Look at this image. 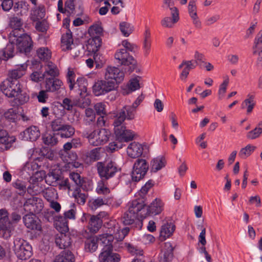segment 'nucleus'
Masks as SVG:
<instances>
[{"instance_id": "obj_63", "label": "nucleus", "mask_w": 262, "mask_h": 262, "mask_svg": "<svg viewBox=\"0 0 262 262\" xmlns=\"http://www.w3.org/2000/svg\"><path fill=\"white\" fill-rule=\"evenodd\" d=\"M120 29L123 35L127 37L132 33L133 27L128 23L122 22L120 24Z\"/></svg>"}, {"instance_id": "obj_28", "label": "nucleus", "mask_w": 262, "mask_h": 262, "mask_svg": "<svg viewBox=\"0 0 262 262\" xmlns=\"http://www.w3.org/2000/svg\"><path fill=\"white\" fill-rule=\"evenodd\" d=\"M54 219L55 227L60 233H66L69 230L68 221L65 217L57 215Z\"/></svg>"}, {"instance_id": "obj_35", "label": "nucleus", "mask_w": 262, "mask_h": 262, "mask_svg": "<svg viewBox=\"0 0 262 262\" xmlns=\"http://www.w3.org/2000/svg\"><path fill=\"white\" fill-rule=\"evenodd\" d=\"M12 185L19 195H24L26 190L29 193L31 194L32 192L31 187L29 186L27 188L26 183L22 180L17 179L12 183Z\"/></svg>"}, {"instance_id": "obj_20", "label": "nucleus", "mask_w": 262, "mask_h": 262, "mask_svg": "<svg viewBox=\"0 0 262 262\" xmlns=\"http://www.w3.org/2000/svg\"><path fill=\"white\" fill-rule=\"evenodd\" d=\"M168 8V7H165ZM171 11L172 18L170 17H165L161 20V25L165 28H171L174 24L176 23L179 19V11L178 9L175 7H168Z\"/></svg>"}, {"instance_id": "obj_27", "label": "nucleus", "mask_w": 262, "mask_h": 262, "mask_svg": "<svg viewBox=\"0 0 262 262\" xmlns=\"http://www.w3.org/2000/svg\"><path fill=\"white\" fill-rule=\"evenodd\" d=\"M129 231L128 227H125L122 229H120L118 224H114L113 228L111 229V233L117 241H122L124 237L127 235Z\"/></svg>"}, {"instance_id": "obj_21", "label": "nucleus", "mask_w": 262, "mask_h": 262, "mask_svg": "<svg viewBox=\"0 0 262 262\" xmlns=\"http://www.w3.org/2000/svg\"><path fill=\"white\" fill-rule=\"evenodd\" d=\"M102 40L99 36H96L88 39L86 45V49L89 52L93 54L95 59L98 55V51L101 46Z\"/></svg>"}, {"instance_id": "obj_14", "label": "nucleus", "mask_w": 262, "mask_h": 262, "mask_svg": "<svg viewBox=\"0 0 262 262\" xmlns=\"http://www.w3.org/2000/svg\"><path fill=\"white\" fill-rule=\"evenodd\" d=\"M124 77L123 72L117 67L108 66L105 69L104 78L106 80L114 81L116 84L123 81Z\"/></svg>"}, {"instance_id": "obj_47", "label": "nucleus", "mask_w": 262, "mask_h": 262, "mask_svg": "<svg viewBox=\"0 0 262 262\" xmlns=\"http://www.w3.org/2000/svg\"><path fill=\"white\" fill-rule=\"evenodd\" d=\"M175 229L174 225L172 223H166L162 225L160 231V236L163 237V239L169 237L173 233Z\"/></svg>"}, {"instance_id": "obj_24", "label": "nucleus", "mask_w": 262, "mask_h": 262, "mask_svg": "<svg viewBox=\"0 0 262 262\" xmlns=\"http://www.w3.org/2000/svg\"><path fill=\"white\" fill-rule=\"evenodd\" d=\"M143 151L142 145L136 142L129 144L127 148V155L132 158H137L140 157Z\"/></svg>"}, {"instance_id": "obj_43", "label": "nucleus", "mask_w": 262, "mask_h": 262, "mask_svg": "<svg viewBox=\"0 0 262 262\" xmlns=\"http://www.w3.org/2000/svg\"><path fill=\"white\" fill-rule=\"evenodd\" d=\"M62 50L66 51L70 50V48L74 45L72 33L68 31L66 34L62 35L61 39Z\"/></svg>"}, {"instance_id": "obj_50", "label": "nucleus", "mask_w": 262, "mask_h": 262, "mask_svg": "<svg viewBox=\"0 0 262 262\" xmlns=\"http://www.w3.org/2000/svg\"><path fill=\"white\" fill-rule=\"evenodd\" d=\"M23 24L21 19L17 17L12 18L10 21V26L13 29L12 31H16L18 34H21L24 32V30L22 28Z\"/></svg>"}, {"instance_id": "obj_3", "label": "nucleus", "mask_w": 262, "mask_h": 262, "mask_svg": "<svg viewBox=\"0 0 262 262\" xmlns=\"http://www.w3.org/2000/svg\"><path fill=\"white\" fill-rule=\"evenodd\" d=\"M10 217L11 221H10L9 213L6 209H0V237L5 239L11 236L13 224H17L21 219L20 214L16 211L11 214Z\"/></svg>"}, {"instance_id": "obj_15", "label": "nucleus", "mask_w": 262, "mask_h": 262, "mask_svg": "<svg viewBox=\"0 0 262 262\" xmlns=\"http://www.w3.org/2000/svg\"><path fill=\"white\" fill-rule=\"evenodd\" d=\"M43 83L46 91L50 93H57L63 87V82L56 77L46 78Z\"/></svg>"}, {"instance_id": "obj_17", "label": "nucleus", "mask_w": 262, "mask_h": 262, "mask_svg": "<svg viewBox=\"0 0 262 262\" xmlns=\"http://www.w3.org/2000/svg\"><path fill=\"white\" fill-rule=\"evenodd\" d=\"M114 200V197L112 195L106 196L104 198L98 197L96 199L90 201L89 202V205L91 209L93 210L104 205L118 206L119 204L116 205Z\"/></svg>"}, {"instance_id": "obj_5", "label": "nucleus", "mask_w": 262, "mask_h": 262, "mask_svg": "<svg viewBox=\"0 0 262 262\" xmlns=\"http://www.w3.org/2000/svg\"><path fill=\"white\" fill-rule=\"evenodd\" d=\"M111 135L110 130L105 128L95 130L91 133L85 130L83 133V137L88 139L90 144L96 146L106 143Z\"/></svg>"}, {"instance_id": "obj_16", "label": "nucleus", "mask_w": 262, "mask_h": 262, "mask_svg": "<svg viewBox=\"0 0 262 262\" xmlns=\"http://www.w3.org/2000/svg\"><path fill=\"white\" fill-rule=\"evenodd\" d=\"M24 223L26 227L32 230H34L38 234L42 231L40 221L34 215L26 214L23 218Z\"/></svg>"}, {"instance_id": "obj_53", "label": "nucleus", "mask_w": 262, "mask_h": 262, "mask_svg": "<svg viewBox=\"0 0 262 262\" xmlns=\"http://www.w3.org/2000/svg\"><path fill=\"white\" fill-rule=\"evenodd\" d=\"M262 134V121L258 122L256 127L247 134L248 139L253 140L258 138Z\"/></svg>"}, {"instance_id": "obj_58", "label": "nucleus", "mask_w": 262, "mask_h": 262, "mask_svg": "<svg viewBox=\"0 0 262 262\" xmlns=\"http://www.w3.org/2000/svg\"><path fill=\"white\" fill-rule=\"evenodd\" d=\"M96 115L94 111L91 108L85 110V116L83 121L86 124H90L95 121Z\"/></svg>"}, {"instance_id": "obj_37", "label": "nucleus", "mask_w": 262, "mask_h": 262, "mask_svg": "<svg viewBox=\"0 0 262 262\" xmlns=\"http://www.w3.org/2000/svg\"><path fill=\"white\" fill-rule=\"evenodd\" d=\"M98 246V238L95 236H91L85 240L84 250L86 252H94L97 249Z\"/></svg>"}, {"instance_id": "obj_4", "label": "nucleus", "mask_w": 262, "mask_h": 262, "mask_svg": "<svg viewBox=\"0 0 262 262\" xmlns=\"http://www.w3.org/2000/svg\"><path fill=\"white\" fill-rule=\"evenodd\" d=\"M10 40L15 43L20 52H30L33 46L31 37L24 32L18 34L16 31H12L10 33Z\"/></svg>"}, {"instance_id": "obj_1", "label": "nucleus", "mask_w": 262, "mask_h": 262, "mask_svg": "<svg viewBox=\"0 0 262 262\" xmlns=\"http://www.w3.org/2000/svg\"><path fill=\"white\" fill-rule=\"evenodd\" d=\"M66 78L70 90L79 94L81 98H84L85 101L83 102V106L89 105L91 101L89 97H87L88 84L86 79L83 77H79L75 80V73L71 68L68 69Z\"/></svg>"}, {"instance_id": "obj_25", "label": "nucleus", "mask_w": 262, "mask_h": 262, "mask_svg": "<svg viewBox=\"0 0 262 262\" xmlns=\"http://www.w3.org/2000/svg\"><path fill=\"white\" fill-rule=\"evenodd\" d=\"M151 47V33L149 27L145 26L143 33L142 49L144 56L147 57L150 53Z\"/></svg>"}, {"instance_id": "obj_51", "label": "nucleus", "mask_w": 262, "mask_h": 262, "mask_svg": "<svg viewBox=\"0 0 262 262\" xmlns=\"http://www.w3.org/2000/svg\"><path fill=\"white\" fill-rule=\"evenodd\" d=\"M43 197L49 202L54 201L58 198L56 190L53 187H48L42 191Z\"/></svg>"}, {"instance_id": "obj_19", "label": "nucleus", "mask_w": 262, "mask_h": 262, "mask_svg": "<svg viewBox=\"0 0 262 262\" xmlns=\"http://www.w3.org/2000/svg\"><path fill=\"white\" fill-rule=\"evenodd\" d=\"M125 245L128 253L134 256L130 262H145L144 252L142 249L130 243H125Z\"/></svg>"}, {"instance_id": "obj_56", "label": "nucleus", "mask_w": 262, "mask_h": 262, "mask_svg": "<svg viewBox=\"0 0 262 262\" xmlns=\"http://www.w3.org/2000/svg\"><path fill=\"white\" fill-rule=\"evenodd\" d=\"M43 143L48 145L53 146L58 142V139L54 134L46 133L42 137Z\"/></svg>"}, {"instance_id": "obj_22", "label": "nucleus", "mask_w": 262, "mask_h": 262, "mask_svg": "<svg viewBox=\"0 0 262 262\" xmlns=\"http://www.w3.org/2000/svg\"><path fill=\"white\" fill-rule=\"evenodd\" d=\"M27 68V64L26 63L16 66L14 69L9 71L7 78L11 81H18L25 74Z\"/></svg>"}, {"instance_id": "obj_41", "label": "nucleus", "mask_w": 262, "mask_h": 262, "mask_svg": "<svg viewBox=\"0 0 262 262\" xmlns=\"http://www.w3.org/2000/svg\"><path fill=\"white\" fill-rule=\"evenodd\" d=\"M9 38L10 39V36ZM15 47V43L12 42L11 40H9V42L7 44L6 47L0 51V55L2 56L3 59L5 60L13 57Z\"/></svg>"}, {"instance_id": "obj_54", "label": "nucleus", "mask_w": 262, "mask_h": 262, "mask_svg": "<svg viewBox=\"0 0 262 262\" xmlns=\"http://www.w3.org/2000/svg\"><path fill=\"white\" fill-rule=\"evenodd\" d=\"M256 148V146L248 144L246 147L241 148L238 153V156L242 159H246L252 154Z\"/></svg>"}, {"instance_id": "obj_60", "label": "nucleus", "mask_w": 262, "mask_h": 262, "mask_svg": "<svg viewBox=\"0 0 262 262\" xmlns=\"http://www.w3.org/2000/svg\"><path fill=\"white\" fill-rule=\"evenodd\" d=\"M37 55L41 60H48L51 57V52L47 48L42 47L37 50Z\"/></svg>"}, {"instance_id": "obj_12", "label": "nucleus", "mask_w": 262, "mask_h": 262, "mask_svg": "<svg viewBox=\"0 0 262 262\" xmlns=\"http://www.w3.org/2000/svg\"><path fill=\"white\" fill-rule=\"evenodd\" d=\"M114 130L118 140L122 142H128L134 139L135 134L129 129H126L123 123L113 122Z\"/></svg>"}, {"instance_id": "obj_2", "label": "nucleus", "mask_w": 262, "mask_h": 262, "mask_svg": "<svg viewBox=\"0 0 262 262\" xmlns=\"http://www.w3.org/2000/svg\"><path fill=\"white\" fill-rule=\"evenodd\" d=\"M0 89L6 96L15 98L20 104H24L29 99L27 94L23 92L19 81H11L6 78L0 84Z\"/></svg>"}, {"instance_id": "obj_8", "label": "nucleus", "mask_w": 262, "mask_h": 262, "mask_svg": "<svg viewBox=\"0 0 262 262\" xmlns=\"http://www.w3.org/2000/svg\"><path fill=\"white\" fill-rule=\"evenodd\" d=\"M149 165L146 160L138 158L135 162L132 172L133 181L138 182L142 179L146 174Z\"/></svg>"}, {"instance_id": "obj_23", "label": "nucleus", "mask_w": 262, "mask_h": 262, "mask_svg": "<svg viewBox=\"0 0 262 262\" xmlns=\"http://www.w3.org/2000/svg\"><path fill=\"white\" fill-rule=\"evenodd\" d=\"M145 206L143 198L133 200L129 205L128 210L137 215L139 217H142L144 214H142V210Z\"/></svg>"}, {"instance_id": "obj_55", "label": "nucleus", "mask_w": 262, "mask_h": 262, "mask_svg": "<svg viewBox=\"0 0 262 262\" xmlns=\"http://www.w3.org/2000/svg\"><path fill=\"white\" fill-rule=\"evenodd\" d=\"M138 217L137 215L128 210L124 214L123 222L125 225H132Z\"/></svg>"}, {"instance_id": "obj_9", "label": "nucleus", "mask_w": 262, "mask_h": 262, "mask_svg": "<svg viewBox=\"0 0 262 262\" xmlns=\"http://www.w3.org/2000/svg\"><path fill=\"white\" fill-rule=\"evenodd\" d=\"M115 58L118 60V63L128 67L129 72H133L136 68V61L125 49L117 50L115 54Z\"/></svg>"}, {"instance_id": "obj_44", "label": "nucleus", "mask_w": 262, "mask_h": 262, "mask_svg": "<svg viewBox=\"0 0 262 262\" xmlns=\"http://www.w3.org/2000/svg\"><path fill=\"white\" fill-rule=\"evenodd\" d=\"M165 248L166 250H164L163 253L160 256L159 262H170L173 258V248L170 243L165 244Z\"/></svg>"}, {"instance_id": "obj_13", "label": "nucleus", "mask_w": 262, "mask_h": 262, "mask_svg": "<svg viewBox=\"0 0 262 262\" xmlns=\"http://www.w3.org/2000/svg\"><path fill=\"white\" fill-rule=\"evenodd\" d=\"M136 112L134 106L125 105L117 114L114 122L118 124H123L125 119L134 120L136 117Z\"/></svg>"}, {"instance_id": "obj_64", "label": "nucleus", "mask_w": 262, "mask_h": 262, "mask_svg": "<svg viewBox=\"0 0 262 262\" xmlns=\"http://www.w3.org/2000/svg\"><path fill=\"white\" fill-rule=\"evenodd\" d=\"M15 12L19 11L20 13H25L28 10V4L24 1H19L15 3L13 6Z\"/></svg>"}, {"instance_id": "obj_29", "label": "nucleus", "mask_w": 262, "mask_h": 262, "mask_svg": "<svg viewBox=\"0 0 262 262\" xmlns=\"http://www.w3.org/2000/svg\"><path fill=\"white\" fill-rule=\"evenodd\" d=\"M163 205L161 200L156 198L148 207L147 213L151 215L159 214L162 211Z\"/></svg>"}, {"instance_id": "obj_31", "label": "nucleus", "mask_w": 262, "mask_h": 262, "mask_svg": "<svg viewBox=\"0 0 262 262\" xmlns=\"http://www.w3.org/2000/svg\"><path fill=\"white\" fill-rule=\"evenodd\" d=\"M59 74V70L57 66L52 62H48L45 66V71L43 73L45 79L48 77H56Z\"/></svg>"}, {"instance_id": "obj_42", "label": "nucleus", "mask_w": 262, "mask_h": 262, "mask_svg": "<svg viewBox=\"0 0 262 262\" xmlns=\"http://www.w3.org/2000/svg\"><path fill=\"white\" fill-rule=\"evenodd\" d=\"M9 38L10 39V36ZM15 47V43L12 42L11 40H9V42L7 44L6 47L0 51V55L2 56L3 59L5 60L13 57Z\"/></svg>"}, {"instance_id": "obj_36", "label": "nucleus", "mask_w": 262, "mask_h": 262, "mask_svg": "<svg viewBox=\"0 0 262 262\" xmlns=\"http://www.w3.org/2000/svg\"><path fill=\"white\" fill-rule=\"evenodd\" d=\"M252 49L253 55H257L258 57H262V30L255 37Z\"/></svg>"}, {"instance_id": "obj_33", "label": "nucleus", "mask_w": 262, "mask_h": 262, "mask_svg": "<svg viewBox=\"0 0 262 262\" xmlns=\"http://www.w3.org/2000/svg\"><path fill=\"white\" fill-rule=\"evenodd\" d=\"M55 243L60 249H66L71 244V238L65 233H60L57 235Z\"/></svg>"}, {"instance_id": "obj_45", "label": "nucleus", "mask_w": 262, "mask_h": 262, "mask_svg": "<svg viewBox=\"0 0 262 262\" xmlns=\"http://www.w3.org/2000/svg\"><path fill=\"white\" fill-rule=\"evenodd\" d=\"M96 192L99 194H103L107 195L110 193V189L107 186V180L101 179L97 183V187L96 188Z\"/></svg>"}, {"instance_id": "obj_30", "label": "nucleus", "mask_w": 262, "mask_h": 262, "mask_svg": "<svg viewBox=\"0 0 262 262\" xmlns=\"http://www.w3.org/2000/svg\"><path fill=\"white\" fill-rule=\"evenodd\" d=\"M102 224V220L99 215H93L90 219L88 228L91 233H96L101 228Z\"/></svg>"}, {"instance_id": "obj_10", "label": "nucleus", "mask_w": 262, "mask_h": 262, "mask_svg": "<svg viewBox=\"0 0 262 262\" xmlns=\"http://www.w3.org/2000/svg\"><path fill=\"white\" fill-rule=\"evenodd\" d=\"M115 87L114 81L105 79L96 82L93 86V91L95 96H99L115 90Z\"/></svg>"}, {"instance_id": "obj_18", "label": "nucleus", "mask_w": 262, "mask_h": 262, "mask_svg": "<svg viewBox=\"0 0 262 262\" xmlns=\"http://www.w3.org/2000/svg\"><path fill=\"white\" fill-rule=\"evenodd\" d=\"M99 259L100 262H118L120 260V256L118 254L113 253V248L108 246L102 249Z\"/></svg>"}, {"instance_id": "obj_52", "label": "nucleus", "mask_w": 262, "mask_h": 262, "mask_svg": "<svg viewBox=\"0 0 262 262\" xmlns=\"http://www.w3.org/2000/svg\"><path fill=\"white\" fill-rule=\"evenodd\" d=\"M73 196L77 203L83 205L85 203L88 193L85 192H82L80 188H77L74 191Z\"/></svg>"}, {"instance_id": "obj_39", "label": "nucleus", "mask_w": 262, "mask_h": 262, "mask_svg": "<svg viewBox=\"0 0 262 262\" xmlns=\"http://www.w3.org/2000/svg\"><path fill=\"white\" fill-rule=\"evenodd\" d=\"M95 237L98 238V242L100 241L102 244L103 245V248L109 246L111 247V248H113L112 242H113L114 236L111 233V231H110L109 233H103L95 236Z\"/></svg>"}, {"instance_id": "obj_49", "label": "nucleus", "mask_w": 262, "mask_h": 262, "mask_svg": "<svg viewBox=\"0 0 262 262\" xmlns=\"http://www.w3.org/2000/svg\"><path fill=\"white\" fill-rule=\"evenodd\" d=\"M39 167L40 166L37 163L36 161L33 160L27 162L24 166V169L29 175H33L38 172Z\"/></svg>"}, {"instance_id": "obj_40", "label": "nucleus", "mask_w": 262, "mask_h": 262, "mask_svg": "<svg viewBox=\"0 0 262 262\" xmlns=\"http://www.w3.org/2000/svg\"><path fill=\"white\" fill-rule=\"evenodd\" d=\"M9 38L10 39V36ZM15 47V43L12 42L11 40H9V42L7 44L6 47L0 51V55L2 56L3 59L5 60L13 57Z\"/></svg>"}, {"instance_id": "obj_48", "label": "nucleus", "mask_w": 262, "mask_h": 262, "mask_svg": "<svg viewBox=\"0 0 262 262\" xmlns=\"http://www.w3.org/2000/svg\"><path fill=\"white\" fill-rule=\"evenodd\" d=\"M75 132V128L69 124H65L59 132V134L62 138H69L72 137Z\"/></svg>"}, {"instance_id": "obj_11", "label": "nucleus", "mask_w": 262, "mask_h": 262, "mask_svg": "<svg viewBox=\"0 0 262 262\" xmlns=\"http://www.w3.org/2000/svg\"><path fill=\"white\" fill-rule=\"evenodd\" d=\"M43 208V203L41 199L35 196L27 199L24 204V210L33 215L39 213Z\"/></svg>"}, {"instance_id": "obj_61", "label": "nucleus", "mask_w": 262, "mask_h": 262, "mask_svg": "<svg viewBox=\"0 0 262 262\" xmlns=\"http://www.w3.org/2000/svg\"><path fill=\"white\" fill-rule=\"evenodd\" d=\"M59 179V176L54 172H50L46 177V182L50 185L57 186V183Z\"/></svg>"}, {"instance_id": "obj_6", "label": "nucleus", "mask_w": 262, "mask_h": 262, "mask_svg": "<svg viewBox=\"0 0 262 262\" xmlns=\"http://www.w3.org/2000/svg\"><path fill=\"white\" fill-rule=\"evenodd\" d=\"M14 251L16 256L21 260L29 258L32 254L31 246L21 238H16L14 241Z\"/></svg>"}, {"instance_id": "obj_32", "label": "nucleus", "mask_w": 262, "mask_h": 262, "mask_svg": "<svg viewBox=\"0 0 262 262\" xmlns=\"http://www.w3.org/2000/svg\"><path fill=\"white\" fill-rule=\"evenodd\" d=\"M166 164L165 157L163 156H159L154 158L150 162L151 171L156 172L164 167Z\"/></svg>"}, {"instance_id": "obj_26", "label": "nucleus", "mask_w": 262, "mask_h": 262, "mask_svg": "<svg viewBox=\"0 0 262 262\" xmlns=\"http://www.w3.org/2000/svg\"><path fill=\"white\" fill-rule=\"evenodd\" d=\"M24 134L26 140L34 141L40 137V133L37 126H31L24 132Z\"/></svg>"}, {"instance_id": "obj_46", "label": "nucleus", "mask_w": 262, "mask_h": 262, "mask_svg": "<svg viewBox=\"0 0 262 262\" xmlns=\"http://www.w3.org/2000/svg\"><path fill=\"white\" fill-rule=\"evenodd\" d=\"M15 141V138L13 136L9 137L6 130L0 133V144H4L6 148H10Z\"/></svg>"}, {"instance_id": "obj_59", "label": "nucleus", "mask_w": 262, "mask_h": 262, "mask_svg": "<svg viewBox=\"0 0 262 262\" xmlns=\"http://www.w3.org/2000/svg\"><path fill=\"white\" fill-rule=\"evenodd\" d=\"M78 104V101L75 99H71L69 98H65L62 100V105L67 111H72L74 106Z\"/></svg>"}, {"instance_id": "obj_62", "label": "nucleus", "mask_w": 262, "mask_h": 262, "mask_svg": "<svg viewBox=\"0 0 262 262\" xmlns=\"http://www.w3.org/2000/svg\"><path fill=\"white\" fill-rule=\"evenodd\" d=\"M60 156L63 161L68 164H72L77 158V154L71 151L61 154Z\"/></svg>"}, {"instance_id": "obj_34", "label": "nucleus", "mask_w": 262, "mask_h": 262, "mask_svg": "<svg viewBox=\"0 0 262 262\" xmlns=\"http://www.w3.org/2000/svg\"><path fill=\"white\" fill-rule=\"evenodd\" d=\"M255 96L251 94H248L246 98L241 103V108L246 110L247 114L251 113L255 104L256 102L254 100Z\"/></svg>"}, {"instance_id": "obj_7", "label": "nucleus", "mask_w": 262, "mask_h": 262, "mask_svg": "<svg viewBox=\"0 0 262 262\" xmlns=\"http://www.w3.org/2000/svg\"><path fill=\"white\" fill-rule=\"evenodd\" d=\"M97 169L101 179L105 180L113 177L118 170L117 164L112 161L106 162V164L98 162Z\"/></svg>"}, {"instance_id": "obj_57", "label": "nucleus", "mask_w": 262, "mask_h": 262, "mask_svg": "<svg viewBox=\"0 0 262 262\" xmlns=\"http://www.w3.org/2000/svg\"><path fill=\"white\" fill-rule=\"evenodd\" d=\"M140 77L137 76L130 80L128 84V90L127 92H123L124 94H128L129 93L135 91L140 88L139 80Z\"/></svg>"}, {"instance_id": "obj_38", "label": "nucleus", "mask_w": 262, "mask_h": 262, "mask_svg": "<svg viewBox=\"0 0 262 262\" xmlns=\"http://www.w3.org/2000/svg\"><path fill=\"white\" fill-rule=\"evenodd\" d=\"M54 262H75V256L70 251L64 250L56 256Z\"/></svg>"}]
</instances>
